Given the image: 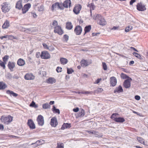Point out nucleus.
Here are the masks:
<instances>
[{
    "label": "nucleus",
    "instance_id": "nucleus-1",
    "mask_svg": "<svg viewBox=\"0 0 148 148\" xmlns=\"http://www.w3.org/2000/svg\"><path fill=\"white\" fill-rule=\"evenodd\" d=\"M93 19L97 20V24L101 26H104L107 24V21L105 18L100 14H97L94 15Z\"/></svg>",
    "mask_w": 148,
    "mask_h": 148
},
{
    "label": "nucleus",
    "instance_id": "nucleus-2",
    "mask_svg": "<svg viewBox=\"0 0 148 148\" xmlns=\"http://www.w3.org/2000/svg\"><path fill=\"white\" fill-rule=\"evenodd\" d=\"M52 27L54 28V32L57 33L59 35H62L64 33V31L62 29L61 27L58 25L57 21L54 20L52 23Z\"/></svg>",
    "mask_w": 148,
    "mask_h": 148
},
{
    "label": "nucleus",
    "instance_id": "nucleus-3",
    "mask_svg": "<svg viewBox=\"0 0 148 148\" xmlns=\"http://www.w3.org/2000/svg\"><path fill=\"white\" fill-rule=\"evenodd\" d=\"M71 0H66L63 3H60V9L63 10L65 8H68L71 6Z\"/></svg>",
    "mask_w": 148,
    "mask_h": 148
},
{
    "label": "nucleus",
    "instance_id": "nucleus-4",
    "mask_svg": "<svg viewBox=\"0 0 148 148\" xmlns=\"http://www.w3.org/2000/svg\"><path fill=\"white\" fill-rule=\"evenodd\" d=\"M82 8V6L81 5L79 4H75L73 8V11L75 14H78L79 13Z\"/></svg>",
    "mask_w": 148,
    "mask_h": 148
},
{
    "label": "nucleus",
    "instance_id": "nucleus-5",
    "mask_svg": "<svg viewBox=\"0 0 148 148\" xmlns=\"http://www.w3.org/2000/svg\"><path fill=\"white\" fill-rule=\"evenodd\" d=\"M51 58L50 55L47 51H42L41 54V58L42 59H47Z\"/></svg>",
    "mask_w": 148,
    "mask_h": 148
},
{
    "label": "nucleus",
    "instance_id": "nucleus-6",
    "mask_svg": "<svg viewBox=\"0 0 148 148\" xmlns=\"http://www.w3.org/2000/svg\"><path fill=\"white\" fill-rule=\"evenodd\" d=\"M82 31V28L79 25L76 26L74 28V32L77 35H80Z\"/></svg>",
    "mask_w": 148,
    "mask_h": 148
},
{
    "label": "nucleus",
    "instance_id": "nucleus-7",
    "mask_svg": "<svg viewBox=\"0 0 148 148\" xmlns=\"http://www.w3.org/2000/svg\"><path fill=\"white\" fill-rule=\"evenodd\" d=\"M136 6L137 9L139 11H143L146 10L145 5L141 2L138 3Z\"/></svg>",
    "mask_w": 148,
    "mask_h": 148
},
{
    "label": "nucleus",
    "instance_id": "nucleus-8",
    "mask_svg": "<svg viewBox=\"0 0 148 148\" xmlns=\"http://www.w3.org/2000/svg\"><path fill=\"white\" fill-rule=\"evenodd\" d=\"M132 79L131 78L125 80L123 83V86L126 88H128L131 86V82Z\"/></svg>",
    "mask_w": 148,
    "mask_h": 148
},
{
    "label": "nucleus",
    "instance_id": "nucleus-9",
    "mask_svg": "<svg viewBox=\"0 0 148 148\" xmlns=\"http://www.w3.org/2000/svg\"><path fill=\"white\" fill-rule=\"evenodd\" d=\"M39 125L42 126L44 124V121L43 117L41 115H39L36 119Z\"/></svg>",
    "mask_w": 148,
    "mask_h": 148
},
{
    "label": "nucleus",
    "instance_id": "nucleus-10",
    "mask_svg": "<svg viewBox=\"0 0 148 148\" xmlns=\"http://www.w3.org/2000/svg\"><path fill=\"white\" fill-rule=\"evenodd\" d=\"M58 122L57 118L53 117L51 120L50 124L52 127H56L58 125Z\"/></svg>",
    "mask_w": 148,
    "mask_h": 148
},
{
    "label": "nucleus",
    "instance_id": "nucleus-11",
    "mask_svg": "<svg viewBox=\"0 0 148 148\" xmlns=\"http://www.w3.org/2000/svg\"><path fill=\"white\" fill-rule=\"evenodd\" d=\"M1 6H2L1 9L3 12L6 13L9 11L8 5L6 3H3Z\"/></svg>",
    "mask_w": 148,
    "mask_h": 148
},
{
    "label": "nucleus",
    "instance_id": "nucleus-12",
    "mask_svg": "<svg viewBox=\"0 0 148 148\" xmlns=\"http://www.w3.org/2000/svg\"><path fill=\"white\" fill-rule=\"evenodd\" d=\"M35 76L31 73L26 74L24 76V78L26 80H33L35 79Z\"/></svg>",
    "mask_w": 148,
    "mask_h": 148
},
{
    "label": "nucleus",
    "instance_id": "nucleus-13",
    "mask_svg": "<svg viewBox=\"0 0 148 148\" xmlns=\"http://www.w3.org/2000/svg\"><path fill=\"white\" fill-rule=\"evenodd\" d=\"M60 4L58 2H56L53 4L51 8V11L53 12L55 10L56 8H58L60 9Z\"/></svg>",
    "mask_w": 148,
    "mask_h": 148
},
{
    "label": "nucleus",
    "instance_id": "nucleus-14",
    "mask_svg": "<svg viewBox=\"0 0 148 148\" xmlns=\"http://www.w3.org/2000/svg\"><path fill=\"white\" fill-rule=\"evenodd\" d=\"M2 122L6 124H8L9 123V116H2L0 119Z\"/></svg>",
    "mask_w": 148,
    "mask_h": 148
},
{
    "label": "nucleus",
    "instance_id": "nucleus-15",
    "mask_svg": "<svg viewBox=\"0 0 148 148\" xmlns=\"http://www.w3.org/2000/svg\"><path fill=\"white\" fill-rule=\"evenodd\" d=\"M92 63V62H88V61L84 59L82 60L80 62V65L81 66L85 67L88 66Z\"/></svg>",
    "mask_w": 148,
    "mask_h": 148
},
{
    "label": "nucleus",
    "instance_id": "nucleus-16",
    "mask_svg": "<svg viewBox=\"0 0 148 148\" xmlns=\"http://www.w3.org/2000/svg\"><path fill=\"white\" fill-rule=\"evenodd\" d=\"M31 5L30 3H28L25 5L22 8V12L23 14L26 13L31 8Z\"/></svg>",
    "mask_w": 148,
    "mask_h": 148
},
{
    "label": "nucleus",
    "instance_id": "nucleus-17",
    "mask_svg": "<svg viewBox=\"0 0 148 148\" xmlns=\"http://www.w3.org/2000/svg\"><path fill=\"white\" fill-rule=\"evenodd\" d=\"M27 124L30 129H34L35 128V125L32 119H29L28 120Z\"/></svg>",
    "mask_w": 148,
    "mask_h": 148
},
{
    "label": "nucleus",
    "instance_id": "nucleus-18",
    "mask_svg": "<svg viewBox=\"0 0 148 148\" xmlns=\"http://www.w3.org/2000/svg\"><path fill=\"white\" fill-rule=\"evenodd\" d=\"M117 80L116 77H112L110 78V83L112 86H115L116 84Z\"/></svg>",
    "mask_w": 148,
    "mask_h": 148
},
{
    "label": "nucleus",
    "instance_id": "nucleus-19",
    "mask_svg": "<svg viewBox=\"0 0 148 148\" xmlns=\"http://www.w3.org/2000/svg\"><path fill=\"white\" fill-rule=\"evenodd\" d=\"M87 7L90 9V15L92 17V10H94L95 8V6L93 3H88Z\"/></svg>",
    "mask_w": 148,
    "mask_h": 148
},
{
    "label": "nucleus",
    "instance_id": "nucleus-20",
    "mask_svg": "<svg viewBox=\"0 0 148 148\" xmlns=\"http://www.w3.org/2000/svg\"><path fill=\"white\" fill-rule=\"evenodd\" d=\"M123 89L121 85L119 86L118 87L116 88L114 90V93H120L123 92Z\"/></svg>",
    "mask_w": 148,
    "mask_h": 148
},
{
    "label": "nucleus",
    "instance_id": "nucleus-21",
    "mask_svg": "<svg viewBox=\"0 0 148 148\" xmlns=\"http://www.w3.org/2000/svg\"><path fill=\"white\" fill-rule=\"evenodd\" d=\"M73 28V25L71 22H68L66 23V28L68 30H71Z\"/></svg>",
    "mask_w": 148,
    "mask_h": 148
},
{
    "label": "nucleus",
    "instance_id": "nucleus-22",
    "mask_svg": "<svg viewBox=\"0 0 148 148\" xmlns=\"http://www.w3.org/2000/svg\"><path fill=\"white\" fill-rule=\"evenodd\" d=\"M42 45L45 49H48L50 51H52L54 49V48L52 46H49V47L48 45L45 43H43Z\"/></svg>",
    "mask_w": 148,
    "mask_h": 148
},
{
    "label": "nucleus",
    "instance_id": "nucleus-23",
    "mask_svg": "<svg viewBox=\"0 0 148 148\" xmlns=\"http://www.w3.org/2000/svg\"><path fill=\"white\" fill-rule=\"evenodd\" d=\"M56 82V80L53 77H49L46 80V82L49 84H52Z\"/></svg>",
    "mask_w": 148,
    "mask_h": 148
},
{
    "label": "nucleus",
    "instance_id": "nucleus-24",
    "mask_svg": "<svg viewBox=\"0 0 148 148\" xmlns=\"http://www.w3.org/2000/svg\"><path fill=\"white\" fill-rule=\"evenodd\" d=\"M22 0H19L16 3V8L20 10L22 8Z\"/></svg>",
    "mask_w": 148,
    "mask_h": 148
},
{
    "label": "nucleus",
    "instance_id": "nucleus-25",
    "mask_svg": "<svg viewBox=\"0 0 148 148\" xmlns=\"http://www.w3.org/2000/svg\"><path fill=\"white\" fill-rule=\"evenodd\" d=\"M114 121L118 123H122L124 122L125 120V119L123 117H116L114 119Z\"/></svg>",
    "mask_w": 148,
    "mask_h": 148
},
{
    "label": "nucleus",
    "instance_id": "nucleus-26",
    "mask_svg": "<svg viewBox=\"0 0 148 148\" xmlns=\"http://www.w3.org/2000/svg\"><path fill=\"white\" fill-rule=\"evenodd\" d=\"M71 124L64 123L61 127V129L64 130L66 128H70L71 127Z\"/></svg>",
    "mask_w": 148,
    "mask_h": 148
},
{
    "label": "nucleus",
    "instance_id": "nucleus-27",
    "mask_svg": "<svg viewBox=\"0 0 148 148\" xmlns=\"http://www.w3.org/2000/svg\"><path fill=\"white\" fill-rule=\"evenodd\" d=\"M17 64L19 66H23L25 64V62L23 59L20 58L18 60Z\"/></svg>",
    "mask_w": 148,
    "mask_h": 148
},
{
    "label": "nucleus",
    "instance_id": "nucleus-28",
    "mask_svg": "<svg viewBox=\"0 0 148 148\" xmlns=\"http://www.w3.org/2000/svg\"><path fill=\"white\" fill-rule=\"evenodd\" d=\"M91 29V27L90 25H88L85 27L84 29V35L86 33L89 32L90 31Z\"/></svg>",
    "mask_w": 148,
    "mask_h": 148
},
{
    "label": "nucleus",
    "instance_id": "nucleus-29",
    "mask_svg": "<svg viewBox=\"0 0 148 148\" xmlns=\"http://www.w3.org/2000/svg\"><path fill=\"white\" fill-rule=\"evenodd\" d=\"M103 90V88H99L93 91V93L94 94H99L101 93Z\"/></svg>",
    "mask_w": 148,
    "mask_h": 148
},
{
    "label": "nucleus",
    "instance_id": "nucleus-30",
    "mask_svg": "<svg viewBox=\"0 0 148 148\" xmlns=\"http://www.w3.org/2000/svg\"><path fill=\"white\" fill-rule=\"evenodd\" d=\"M137 140L138 142L143 145H145L144 140L140 137H137Z\"/></svg>",
    "mask_w": 148,
    "mask_h": 148
},
{
    "label": "nucleus",
    "instance_id": "nucleus-31",
    "mask_svg": "<svg viewBox=\"0 0 148 148\" xmlns=\"http://www.w3.org/2000/svg\"><path fill=\"white\" fill-rule=\"evenodd\" d=\"M9 26V21L6 20L3 25L2 27L3 29H6L8 28Z\"/></svg>",
    "mask_w": 148,
    "mask_h": 148
},
{
    "label": "nucleus",
    "instance_id": "nucleus-32",
    "mask_svg": "<svg viewBox=\"0 0 148 148\" xmlns=\"http://www.w3.org/2000/svg\"><path fill=\"white\" fill-rule=\"evenodd\" d=\"M52 111L54 113H57L59 114H60V110L58 109H56L54 106H53L52 109Z\"/></svg>",
    "mask_w": 148,
    "mask_h": 148
},
{
    "label": "nucleus",
    "instance_id": "nucleus-33",
    "mask_svg": "<svg viewBox=\"0 0 148 148\" xmlns=\"http://www.w3.org/2000/svg\"><path fill=\"white\" fill-rule=\"evenodd\" d=\"M7 87L6 84L3 82H0V89H4Z\"/></svg>",
    "mask_w": 148,
    "mask_h": 148
},
{
    "label": "nucleus",
    "instance_id": "nucleus-34",
    "mask_svg": "<svg viewBox=\"0 0 148 148\" xmlns=\"http://www.w3.org/2000/svg\"><path fill=\"white\" fill-rule=\"evenodd\" d=\"M132 54L135 57H136L138 59H139L140 60H143V58L142 56L140 54H139L137 53H136V52H133Z\"/></svg>",
    "mask_w": 148,
    "mask_h": 148
},
{
    "label": "nucleus",
    "instance_id": "nucleus-35",
    "mask_svg": "<svg viewBox=\"0 0 148 148\" xmlns=\"http://www.w3.org/2000/svg\"><path fill=\"white\" fill-rule=\"evenodd\" d=\"M60 61L61 63L63 64H65L68 62V60L66 59L63 58H60Z\"/></svg>",
    "mask_w": 148,
    "mask_h": 148
},
{
    "label": "nucleus",
    "instance_id": "nucleus-36",
    "mask_svg": "<svg viewBox=\"0 0 148 148\" xmlns=\"http://www.w3.org/2000/svg\"><path fill=\"white\" fill-rule=\"evenodd\" d=\"M121 77L123 79H128L129 78H130L129 77L127 76L126 75L123 73H121L120 75Z\"/></svg>",
    "mask_w": 148,
    "mask_h": 148
},
{
    "label": "nucleus",
    "instance_id": "nucleus-37",
    "mask_svg": "<svg viewBox=\"0 0 148 148\" xmlns=\"http://www.w3.org/2000/svg\"><path fill=\"white\" fill-rule=\"evenodd\" d=\"M15 67V63L14 62H10V69L11 71H13Z\"/></svg>",
    "mask_w": 148,
    "mask_h": 148
},
{
    "label": "nucleus",
    "instance_id": "nucleus-38",
    "mask_svg": "<svg viewBox=\"0 0 148 148\" xmlns=\"http://www.w3.org/2000/svg\"><path fill=\"white\" fill-rule=\"evenodd\" d=\"M44 10V7L43 5L38 7V10L39 12H42Z\"/></svg>",
    "mask_w": 148,
    "mask_h": 148
},
{
    "label": "nucleus",
    "instance_id": "nucleus-39",
    "mask_svg": "<svg viewBox=\"0 0 148 148\" xmlns=\"http://www.w3.org/2000/svg\"><path fill=\"white\" fill-rule=\"evenodd\" d=\"M56 148H64V144L62 143H57Z\"/></svg>",
    "mask_w": 148,
    "mask_h": 148
},
{
    "label": "nucleus",
    "instance_id": "nucleus-40",
    "mask_svg": "<svg viewBox=\"0 0 148 148\" xmlns=\"http://www.w3.org/2000/svg\"><path fill=\"white\" fill-rule=\"evenodd\" d=\"M80 111L79 112V116H82L85 115V111L82 108L80 109Z\"/></svg>",
    "mask_w": 148,
    "mask_h": 148
},
{
    "label": "nucleus",
    "instance_id": "nucleus-41",
    "mask_svg": "<svg viewBox=\"0 0 148 148\" xmlns=\"http://www.w3.org/2000/svg\"><path fill=\"white\" fill-rule=\"evenodd\" d=\"M132 29V26L131 25H130L126 27L125 29V31L126 32H128L130 31Z\"/></svg>",
    "mask_w": 148,
    "mask_h": 148
},
{
    "label": "nucleus",
    "instance_id": "nucleus-42",
    "mask_svg": "<svg viewBox=\"0 0 148 148\" xmlns=\"http://www.w3.org/2000/svg\"><path fill=\"white\" fill-rule=\"evenodd\" d=\"M119 115L118 114L115 113H113L111 115V116L110 117V118L111 119L113 120H114V119L116 117H115L117 116H118Z\"/></svg>",
    "mask_w": 148,
    "mask_h": 148
},
{
    "label": "nucleus",
    "instance_id": "nucleus-43",
    "mask_svg": "<svg viewBox=\"0 0 148 148\" xmlns=\"http://www.w3.org/2000/svg\"><path fill=\"white\" fill-rule=\"evenodd\" d=\"M10 94L11 96H12L15 97H16L18 95V94L11 91H10Z\"/></svg>",
    "mask_w": 148,
    "mask_h": 148
},
{
    "label": "nucleus",
    "instance_id": "nucleus-44",
    "mask_svg": "<svg viewBox=\"0 0 148 148\" xmlns=\"http://www.w3.org/2000/svg\"><path fill=\"white\" fill-rule=\"evenodd\" d=\"M81 94H91L93 93V91H83L81 92Z\"/></svg>",
    "mask_w": 148,
    "mask_h": 148
},
{
    "label": "nucleus",
    "instance_id": "nucleus-45",
    "mask_svg": "<svg viewBox=\"0 0 148 148\" xmlns=\"http://www.w3.org/2000/svg\"><path fill=\"white\" fill-rule=\"evenodd\" d=\"M30 106L34 108H37L38 106L33 101L30 104Z\"/></svg>",
    "mask_w": 148,
    "mask_h": 148
},
{
    "label": "nucleus",
    "instance_id": "nucleus-46",
    "mask_svg": "<svg viewBox=\"0 0 148 148\" xmlns=\"http://www.w3.org/2000/svg\"><path fill=\"white\" fill-rule=\"evenodd\" d=\"M50 107L48 103H45L42 105V108L45 109H47Z\"/></svg>",
    "mask_w": 148,
    "mask_h": 148
},
{
    "label": "nucleus",
    "instance_id": "nucleus-47",
    "mask_svg": "<svg viewBox=\"0 0 148 148\" xmlns=\"http://www.w3.org/2000/svg\"><path fill=\"white\" fill-rule=\"evenodd\" d=\"M103 68L104 70H106L107 69V66L106 63L104 62L102 63Z\"/></svg>",
    "mask_w": 148,
    "mask_h": 148
},
{
    "label": "nucleus",
    "instance_id": "nucleus-48",
    "mask_svg": "<svg viewBox=\"0 0 148 148\" xmlns=\"http://www.w3.org/2000/svg\"><path fill=\"white\" fill-rule=\"evenodd\" d=\"M8 58L9 56H5L3 58V62L6 63V62L8 60Z\"/></svg>",
    "mask_w": 148,
    "mask_h": 148
},
{
    "label": "nucleus",
    "instance_id": "nucleus-49",
    "mask_svg": "<svg viewBox=\"0 0 148 148\" xmlns=\"http://www.w3.org/2000/svg\"><path fill=\"white\" fill-rule=\"evenodd\" d=\"M32 16L34 18H36L37 17V15L36 14L35 12L34 11H32L31 12Z\"/></svg>",
    "mask_w": 148,
    "mask_h": 148
},
{
    "label": "nucleus",
    "instance_id": "nucleus-50",
    "mask_svg": "<svg viewBox=\"0 0 148 148\" xmlns=\"http://www.w3.org/2000/svg\"><path fill=\"white\" fill-rule=\"evenodd\" d=\"M63 38L64 41L66 42H67L69 40V37L66 34L64 35L63 36Z\"/></svg>",
    "mask_w": 148,
    "mask_h": 148
},
{
    "label": "nucleus",
    "instance_id": "nucleus-51",
    "mask_svg": "<svg viewBox=\"0 0 148 148\" xmlns=\"http://www.w3.org/2000/svg\"><path fill=\"white\" fill-rule=\"evenodd\" d=\"M56 70L58 73L61 72L62 71V68L58 66L57 67Z\"/></svg>",
    "mask_w": 148,
    "mask_h": 148
},
{
    "label": "nucleus",
    "instance_id": "nucleus-52",
    "mask_svg": "<svg viewBox=\"0 0 148 148\" xmlns=\"http://www.w3.org/2000/svg\"><path fill=\"white\" fill-rule=\"evenodd\" d=\"M74 72L73 70L72 69H67V73L69 74H71Z\"/></svg>",
    "mask_w": 148,
    "mask_h": 148
},
{
    "label": "nucleus",
    "instance_id": "nucleus-53",
    "mask_svg": "<svg viewBox=\"0 0 148 148\" xmlns=\"http://www.w3.org/2000/svg\"><path fill=\"white\" fill-rule=\"evenodd\" d=\"M6 63H5L4 62H1L0 63V65L4 69H5V64Z\"/></svg>",
    "mask_w": 148,
    "mask_h": 148
},
{
    "label": "nucleus",
    "instance_id": "nucleus-54",
    "mask_svg": "<svg viewBox=\"0 0 148 148\" xmlns=\"http://www.w3.org/2000/svg\"><path fill=\"white\" fill-rule=\"evenodd\" d=\"M95 134V137H98L99 138L103 136L102 134H99L98 133H96Z\"/></svg>",
    "mask_w": 148,
    "mask_h": 148
},
{
    "label": "nucleus",
    "instance_id": "nucleus-55",
    "mask_svg": "<svg viewBox=\"0 0 148 148\" xmlns=\"http://www.w3.org/2000/svg\"><path fill=\"white\" fill-rule=\"evenodd\" d=\"M102 80L101 78H98V79L94 82V84H98Z\"/></svg>",
    "mask_w": 148,
    "mask_h": 148
},
{
    "label": "nucleus",
    "instance_id": "nucleus-56",
    "mask_svg": "<svg viewBox=\"0 0 148 148\" xmlns=\"http://www.w3.org/2000/svg\"><path fill=\"white\" fill-rule=\"evenodd\" d=\"M41 54L40 52H37L36 53V57L37 58H39L40 56L41 57Z\"/></svg>",
    "mask_w": 148,
    "mask_h": 148
},
{
    "label": "nucleus",
    "instance_id": "nucleus-57",
    "mask_svg": "<svg viewBox=\"0 0 148 148\" xmlns=\"http://www.w3.org/2000/svg\"><path fill=\"white\" fill-rule=\"evenodd\" d=\"M4 38H8L9 39V36L8 35H6L4 36H2L1 37V39H3Z\"/></svg>",
    "mask_w": 148,
    "mask_h": 148
},
{
    "label": "nucleus",
    "instance_id": "nucleus-58",
    "mask_svg": "<svg viewBox=\"0 0 148 148\" xmlns=\"http://www.w3.org/2000/svg\"><path fill=\"white\" fill-rule=\"evenodd\" d=\"M79 110V108H74L73 109V111L74 112H77Z\"/></svg>",
    "mask_w": 148,
    "mask_h": 148
},
{
    "label": "nucleus",
    "instance_id": "nucleus-59",
    "mask_svg": "<svg viewBox=\"0 0 148 148\" xmlns=\"http://www.w3.org/2000/svg\"><path fill=\"white\" fill-rule=\"evenodd\" d=\"M140 96L138 95H136L135 97V99L137 100H139L140 99Z\"/></svg>",
    "mask_w": 148,
    "mask_h": 148
},
{
    "label": "nucleus",
    "instance_id": "nucleus-60",
    "mask_svg": "<svg viewBox=\"0 0 148 148\" xmlns=\"http://www.w3.org/2000/svg\"><path fill=\"white\" fill-rule=\"evenodd\" d=\"M119 26H114L112 29L111 30H116L119 29Z\"/></svg>",
    "mask_w": 148,
    "mask_h": 148
},
{
    "label": "nucleus",
    "instance_id": "nucleus-61",
    "mask_svg": "<svg viewBox=\"0 0 148 148\" xmlns=\"http://www.w3.org/2000/svg\"><path fill=\"white\" fill-rule=\"evenodd\" d=\"M136 1V0H131L130 2V5H132L133 3L135 2Z\"/></svg>",
    "mask_w": 148,
    "mask_h": 148
},
{
    "label": "nucleus",
    "instance_id": "nucleus-62",
    "mask_svg": "<svg viewBox=\"0 0 148 148\" xmlns=\"http://www.w3.org/2000/svg\"><path fill=\"white\" fill-rule=\"evenodd\" d=\"M4 127L3 125L1 124H0V130H3L4 129Z\"/></svg>",
    "mask_w": 148,
    "mask_h": 148
},
{
    "label": "nucleus",
    "instance_id": "nucleus-63",
    "mask_svg": "<svg viewBox=\"0 0 148 148\" xmlns=\"http://www.w3.org/2000/svg\"><path fill=\"white\" fill-rule=\"evenodd\" d=\"M122 70L123 71H124L125 72H126V73H129V71L127 69H126L123 68L122 69Z\"/></svg>",
    "mask_w": 148,
    "mask_h": 148
},
{
    "label": "nucleus",
    "instance_id": "nucleus-64",
    "mask_svg": "<svg viewBox=\"0 0 148 148\" xmlns=\"http://www.w3.org/2000/svg\"><path fill=\"white\" fill-rule=\"evenodd\" d=\"M84 21L82 19H80L79 20V23L80 25H82Z\"/></svg>",
    "mask_w": 148,
    "mask_h": 148
}]
</instances>
